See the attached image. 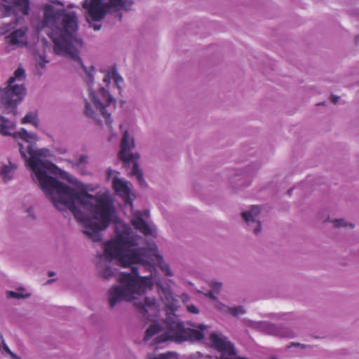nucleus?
Instances as JSON below:
<instances>
[{"label": "nucleus", "mask_w": 359, "mask_h": 359, "mask_svg": "<svg viewBox=\"0 0 359 359\" xmlns=\"http://www.w3.org/2000/svg\"><path fill=\"white\" fill-rule=\"evenodd\" d=\"M55 275V272L53 271H48V276H53Z\"/></svg>", "instance_id": "36"}, {"label": "nucleus", "mask_w": 359, "mask_h": 359, "mask_svg": "<svg viewBox=\"0 0 359 359\" xmlns=\"http://www.w3.org/2000/svg\"><path fill=\"white\" fill-rule=\"evenodd\" d=\"M332 222L333 223L334 226L335 228L346 226L347 225V224L345 222L344 219H334V220H332Z\"/></svg>", "instance_id": "25"}, {"label": "nucleus", "mask_w": 359, "mask_h": 359, "mask_svg": "<svg viewBox=\"0 0 359 359\" xmlns=\"http://www.w3.org/2000/svg\"><path fill=\"white\" fill-rule=\"evenodd\" d=\"M14 76L9 79L6 86L0 88V108L4 109L6 114H17V106L25 95V88L22 84H14L16 79L20 80L25 77V70L18 68Z\"/></svg>", "instance_id": "5"}, {"label": "nucleus", "mask_w": 359, "mask_h": 359, "mask_svg": "<svg viewBox=\"0 0 359 359\" xmlns=\"http://www.w3.org/2000/svg\"><path fill=\"white\" fill-rule=\"evenodd\" d=\"M83 8L87 14V20L100 21L110 8L119 10L126 8V0H85Z\"/></svg>", "instance_id": "8"}, {"label": "nucleus", "mask_w": 359, "mask_h": 359, "mask_svg": "<svg viewBox=\"0 0 359 359\" xmlns=\"http://www.w3.org/2000/svg\"><path fill=\"white\" fill-rule=\"evenodd\" d=\"M15 169V165H4L1 166L0 169V176L5 183L12 180Z\"/></svg>", "instance_id": "17"}, {"label": "nucleus", "mask_w": 359, "mask_h": 359, "mask_svg": "<svg viewBox=\"0 0 359 359\" xmlns=\"http://www.w3.org/2000/svg\"><path fill=\"white\" fill-rule=\"evenodd\" d=\"M24 289H19L18 291H9L8 297L14 299H25L30 296L29 293H24Z\"/></svg>", "instance_id": "20"}, {"label": "nucleus", "mask_w": 359, "mask_h": 359, "mask_svg": "<svg viewBox=\"0 0 359 359\" xmlns=\"http://www.w3.org/2000/svg\"><path fill=\"white\" fill-rule=\"evenodd\" d=\"M205 295L212 300H217V297L215 295L212 290H209Z\"/></svg>", "instance_id": "32"}, {"label": "nucleus", "mask_w": 359, "mask_h": 359, "mask_svg": "<svg viewBox=\"0 0 359 359\" xmlns=\"http://www.w3.org/2000/svg\"><path fill=\"white\" fill-rule=\"evenodd\" d=\"M43 17L40 28H48L47 34L53 41L54 52L57 55L68 57L77 62L84 72L83 79L88 88L89 96L95 108L100 111L105 118L106 123L110 126L112 123L111 114L107 108H115L116 100L104 88H100V94L105 102L104 104L97 97L93 86L94 84L95 67L91 65L87 67L82 62L79 56V48L83 41L76 37L78 18L74 12L67 13L65 9L56 10L53 6L46 4L43 7Z\"/></svg>", "instance_id": "3"}, {"label": "nucleus", "mask_w": 359, "mask_h": 359, "mask_svg": "<svg viewBox=\"0 0 359 359\" xmlns=\"http://www.w3.org/2000/svg\"><path fill=\"white\" fill-rule=\"evenodd\" d=\"M72 168L77 170L82 175H87L88 172L86 169V165L88 163V156L86 154L79 156L76 161H69Z\"/></svg>", "instance_id": "15"}, {"label": "nucleus", "mask_w": 359, "mask_h": 359, "mask_svg": "<svg viewBox=\"0 0 359 359\" xmlns=\"http://www.w3.org/2000/svg\"><path fill=\"white\" fill-rule=\"evenodd\" d=\"M355 41H356V43H359V36H357L355 37Z\"/></svg>", "instance_id": "39"}, {"label": "nucleus", "mask_w": 359, "mask_h": 359, "mask_svg": "<svg viewBox=\"0 0 359 359\" xmlns=\"http://www.w3.org/2000/svg\"><path fill=\"white\" fill-rule=\"evenodd\" d=\"M84 111H85V114L87 116L92 118L93 119H96L95 112L92 109L90 104L86 101Z\"/></svg>", "instance_id": "23"}, {"label": "nucleus", "mask_w": 359, "mask_h": 359, "mask_svg": "<svg viewBox=\"0 0 359 359\" xmlns=\"http://www.w3.org/2000/svg\"><path fill=\"white\" fill-rule=\"evenodd\" d=\"M48 1L50 2H51V3L56 4L57 5H60V6H64V4L61 1H60L58 0H48Z\"/></svg>", "instance_id": "35"}, {"label": "nucleus", "mask_w": 359, "mask_h": 359, "mask_svg": "<svg viewBox=\"0 0 359 359\" xmlns=\"http://www.w3.org/2000/svg\"><path fill=\"white\" fill-rule=\"evenodd\" d=\"M292 346H295V347H300L302 348H305L307 346L305 345V344H300V343H294V342H292L290 344V346H287V348H290Z\"/></svg>", "instance_id": "31"}, {"label": "nucleus", "mask_w": 359, "mask_h": 359, "mask_svg": "<svg viewBox=\"0 0 359 359\" xmlns=\"http://www.w3.org/2000/svg\"><path fill=\"white\" fill-rule=\"evenodd\" d=\"M0 338L1 340V344L4 351L9 354L11 352V351L8 346V345L6 344L5 340L4 339L3 335L1 334H0Z\"/></svg>", "instance_id": "28"}, {"label": "nucleus", "mask_w": 359, "mask_h": 359, "mask_svg": "<svg viewBox=\"0 0 359 359\" xmlns=\"http://www.w3.org/2000/svg\"><path fill=\"white\" fill-rule=\"evenodd\" d=\"M149 217L148 210L136 211L131 219L133 226L146 236H156V228L154 224H148L146 221Z\"/></svg>", "instance_id": "11"}, {"label": "nucleus", "mask_w": 359, "mask_h": 359, "mask_svg": "<svg viewBox=\"0 0 359 359\" xmlns=\"http://www.w3.org/2000/svg\"><path fill=\"white\" fill-rule=\"evenodd\" d=\"M217 308L218 310L226 313H229L235 317H238L241 315L245 313V310L242 306L235 307H226L224 304H219Z\"/></svg>", "instance_id": "16"}, {"label": "nucleus", "mask_w": 359, "mask_h": 359, "mask_svg": "<svg viewBox=\"0 0 359 359\" xmlns=\"http://www.w3.org/2000/svg\"><path fill=\"white\" fill-rule=\"evenodd\" d=\"M187 309L189 313L193 314H198L199 313V309L194 304H187Z\"/></svg>", "instance_id": "27"}, {"label": "nucleus", "mask_w": 359, "mask_h": 359, "mask_svg": "<svg viewBox=\"0 0 359 359\" xmlns=\"http://www.w3.org/2000/svg\"><path fill=\"white\" fill-rule=\"evenodd\" d=\"M53 280H48L47 281V283H52Z\"/></svg>", "instance_id": "41"}, {"label": "nucleus", "mask_w": 359, "mask_h": 359, "mask_svg": "<svg viewBox=\"0 0 359 359\" xmlns=\"http://www.w3.org/2000/svg\"><path fill=\"white\" fill-rule=\"evenodd\" d=\"M260 209L256 205H253L249 210L242 212V217L245 220L248 229L255 235H258L261 231V223L257 218Z\"/></svg>", "instance_id": "12"}, {"label": "nucleus", "mask_w": 359, "mask_h": 359, "mask_svg": "<svg viewBox=\"0 0 359 359\" xmlns=\"http://www.w3.org/2000/svg\"><path fill=\"white\" fill-rule=\"evenodd\" d=\"M113 79L111 76V69L108 72V73L105 75L103 79V81L106 83V85H109L111 82V79Z\"/></svg>", "instance_id": "29"}, {"label": "nucleus", "mask_w": 359, "mask_h": 359, "mask_svg": "<svg viewBox=\"0 0 359 359\" xmlns=\"http://www.w3.org/2000/svg\"><path fill=\"white\" fill-rule=\"evenodd\" d=\"M253 327L270 335L278 337L294 338L297 334L290 327L281 325H276L268 321L254 323Z\"/></svg>", "instance_id": "10"}, {"label": "nucleus", "mask_w": 359, "mask_h": 359, "mask_svg": "<svg viewBox=\"0 0 359 359\" xmlns=\"http://www.w3.org/2000/svg\"><path fill=\"white\" fill-rule=\"evenodd\" d=\"M12 359H21L20 357H18L17 355H15L12 351L8 354Z\"/></svg>", "instance_id": "34"}, {"label": "nucleus", "mask_w": 359, "mask_h": 359, "mask_svg": "<svg viewBox=\"0 0 359 359\" xmlns=\"http://www.w3.org/2000/svg\"><path fill=\"white\" fill-rule=\"evenodd\" d=\"M187 359H212L208 355H203L200 352L191 354Z\"/></svg>", "instance_id": "24"}, {"label": "nucleus", "mask_w": 359, "mask_h": 359, "mask_svg": "<svg viewBox=\"0 0 359 359\" xmlns=\"http://www.w3.org/2000/svg\"><path fill=\"white\" fill-rule=\"evenodd\" d=\"M349 226H350L351 229H353L354 226L353 224H349Z\"/></svg>", "instance_id": "40"}, {"label": "nucleus", "mask_w": 359, "mask_h": 359, "mask_svg": "<svg viewBox=\"0 0 359 359\" xmlns=\"http://www.w3.org/2000/svg\"><path fill=\"white\" fill-rule=\"evenodd\" d=\"M161 269L165 273V274L168 276H172V273L170 269V266L167 264H163L161 265Z\"/></svg>", "instance_id": "26"}, {"label": "nucleus", "mask_w": 359, "mask_h": 359, "mask_svg": "<svg viewBox=\"0 0 359 359\" xmlns=\"http://www.w3.org/2000/svg\"><path fill=\"white\" fill-rule=\"evenodd\" d=\"M211 287L215 290H219L222 287V283L219 282H212Z\"/></svg>", "instance_id": "30"}, {"label": "nucleus", "mask_w": 359, "mask_h": 359, "mask_svg": "<svg viewBox=\"0 0 359 359\" xmlns=\"http://www.w3.org/2000/svg\"><path fill=\"white\" fill-rule=\"evenodd\" d=\"M93 28H94V29H95V30H99V29H100V26L95 25V26L93 27Z\"/></svg>", "instance_id": "37"}, {"label": "nucleus", "mask_w": 359, "mask_h": 359, "mask_svg": "<svg viewBox=\"0 0 359 359\" xmlns=\"http://www.w3.org/2000/svg\"><path fill=\"white\" fill-rule=\"evenodd\" d=\"M177 353L175 352H167L165 353H161L158 356L150 357L147 359H176Z\"/></svg>", "instance_id": "22"}, {"label": "nucleus", "mask_w": 359, "mask_h": 359, "mask_svg": "<svg viewBox=\"0 0 359 359\" xmlns=\"http://www.w3.org/2000/svg\"><path fill=\"white\" fill-rule=\"evenodd\" d=\"M340 97L339 96H337V95H331L330 97V100L332 101V102H333L334 104H337L339 100Z\"/></svg>", "instance_id": "33"}, {"label": "nucleus", "mask_w": 359, "mask_h": 359, "mask_svg": "<svg viewBox=\"0 0 359 359\" xmlns=\"http://www.w3.org/2000/svg\"><path fill=\"white\" fill-rule=\"evenodd\" d=\"M111 76L116 85L118 89L121 90V87L120 86L121 83H123V77L117 72L116 69L113 67L111 69Z\"/></svg>", "instance_id": "21"}, {"label": "nucleus", "mask_w": 359, "mask_h": 359, "mask_svg": "<svg viewBox=\"0 0 359 359\" xmlns=\"http://www.w3.org/2000/svg\"><path fill=\"white\" fill-rule=\"evenodd\" d=\"M25 35V30L20 28L14 30L6 37V42L10 46H20L23 44L22 39Z\"/></svg>", "instance_id": "14"}, {"label": "nucleus", "mask_w": 359, "mask_h": 359, "mask_svg": "<svg viewBox=\"0 0 359 359\" xmlns=\"http://www.w3.org/2000/svg\"><path fill=\"white\" fill-rule=\"evenodd\" d=\"M212 346L219 353V359H233L236 351L233 345L222 334L212 332L210 335Z\"/></svg>", "instance_id": "9"}, {"label": "nucleus", "mask_w": 359, "mask_h": 359, "mask_svg": "<svg viewBox=\"0 0 359 359\" xmlns=\"http://www.w3.org/2000/svg\"><path fill=\"white\" fill-rule=\"evenodd\" d=\"M29 12V0H10L0 5V18L13 15V20L0 23V35L13 29Z\"/></svg>", "instance_id": "6"}, {"label": "nucleus", "mask_w": 359, "mask_h": 359, "mask_svg": "<svg viewBox=\"0 0 359 359\" xmlns=\"http://www.w3.org/2000/svg\"><path fill=\"white\" fill-rule=\"evenodd\" d=\"M292 192V189H289V190L287 191V194H288L289 195H291Z\"/></svg>", "instance_id": "38"}, {"label": "nucleus", "mask_w": 359, "mask_h": 359, "mask_svg": "<svg viewBox=\"0 0 359 359\" xmlns=\"http://www.w3.org/2000/svg\"><path fill=\"white\" fill-rule=\"evenodd\" d=\"M72 7H73V5H72V4H69V5L68 6V8H72Z\"/></svg>", "instance_id": "42"}, {"label": "nucleus", "mask_w": 359, "mask_h": 359, "mask_svg": "<svg viewBox=\"0 0 359 359\" xmlns=\"http://www.w3.org/2000/svg\"><path fill=\"white\" fill-rule=\"evenodd\" d=\"M22 124L31 123L35 127L39 126L37 113L36 111L28 112L22 120Z\"/></svg>", "instance_id": "18"}, {"label": "nucleus", "mask_w": 359, "mask_h": 359, "mask_svg": "<svg viewBox=\"0 0 359 359\" xmlns=\"http://www.w3.org/2000/svg\"><path fill=\"white\" fill-rule=\"evenodd\" d=\"M117 231V237L104 245L103 257L97 264L100 276L109 280L116 277L119 285L113 286L108 292L111 309L122 301H133L134 306L144 320H152L159 313V305L151 290V277L155 267L156 245L147 248L144 238L135 234L128 225Z\"/></svg>", "instance_id": "2"}, {"label": "nucleus", "mask_w": 359, "mask_h": 359, "mask_svg": "<svg viewBox=\"0 0 359 359\" xmlns=\"http://www.w3.org/2000/svg\"><path fill=\"white\" fill-rule=\"evenodd\" d=\"M156 289L161 300L165 304L166 318L165 323L167 331L162 334L156 337L154 339V344L156 348H161L160 345L168 341L182 343L185 341H200L203 337V330L207 328L205 325L198 326L193 325L199 329V330L185 327L184 323L175 314L178 309V301L173 297L170 287L168 285H163L161 283H157Z\"/></svg>", "instance_id": "4"}, {"label": "nucleus", "mask_w": 359, "mask_h": 359, "mask_svg": "<svg viewBox=\"0 0 359 359\" xmlns=\"http://www.w3.org/2000/svg\"><path fill=\"white\" fill-rule=\"evenodd\" d=\"M135 147L134 140L130 138L129 134L126 131L121 142V151L118 153V158L123 161L124 167L132 165L131 175L137 178L140 185L144 187L146 182L144 180L142 170L139 168L137 159L140 158L138 153L129 151Z\"/></svg>", "instance_id": "7"}, {"label": "nucleus", "mask_w": 359, "mask_h": 359, "mask_svg": "<svg viewBox=\"0 0 359 359\" xmlns=\"http://www.w3.org/2000/svg\"><path fill=\"white\" fill-rule=\"evenodd\" d=\"M15 123L0 115V134L19 137L28 143L27 149L18 143L19 151L34 174V180L44 194L60 212L69 210L74 218L83 226V232L93 241L102 239L101 231L107 228L115 213L114 200L109 191L91 195L79 191L48 173L57 174L58 168L53 163L43 160L45 149H38L35 142L36 135L29 133L22 128L18 133H11Z\"/></svg>", "instance_id": "1"}, {"label": "nucleus", "mask_w": 359, "mask_h": 359, "mask_svg": "<svg viewBox=\"0 0 359 359\" xmlns=\"http://www.w3.org/2000/svg\"><path fill=\"white\" fill-rule=\"evenodd\" d=\"M161 331V327L158 324L151 325L145 332L144 341H149L153 336Z\"/></svg>", "instance_id": "19"}, {"label": "nucleus", "mask_w": 359, "mask_h": 359, "mask_svg": "<svg viewBox=\"0 0 359 359\" xmlns=\"http://www.w3.org/2000/svg\"><path fill=\"white\" fill-rule=\"evenodd\" d=\"M117 174H118V172L111 168L107 170L108 178H112L113 187L116 194L122 197H128L130 191L128 182L118 178Z\"/></svg>", "instance_id": "13"}]
</instances>
